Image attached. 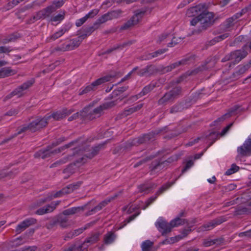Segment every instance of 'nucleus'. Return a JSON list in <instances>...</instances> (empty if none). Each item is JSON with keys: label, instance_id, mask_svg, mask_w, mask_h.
<instances>
[{"label": "nucleus", "instance_id": "1", "mask_svg": "<svg viewBox=\"0 0 251 251\" xmlns=\"http://www.w3.org/2000/svg\"><path fill=\"white\" fill-rule=\"evenodd\" d=\"M94 102L90 103L85 107L81 111V113L85 118L89 120H93L100 117L103 113V111L110 107V103H103L99 106L93 109Z\"/></svg>", "mask_w": 251, "mask_h": 251}, {"label": "nucleus", "instance_id": "2", "mask_svg": "<svg viewBox=\"0 0 251 251\" xmlns=\"http://www.w3.org/2000/svg\"><path fill=\"white\" fill-rule=\"evenodd\" d=\"M48 124V118L46 117L38 118L33 121L28 125H25L21 127L16 135L20 134L24 132L29 130L32 132H36L45 127Z\"/></svg>", "mask_w": 251, "mask_h": 251}, {"label": "nucleus", "instance_id": "3", "mask_svg": "<svg viewBox=\"0 0 251 251\" xmlns=\"http://www.w3.org/2000/svg\"><path fill=\"white\" fill-rule=\"evenodd\" d=\"M182 88L180 86H176L172 88L164 95L157 101L159 105H166L170 102H173L181 95Z\"/></svg>", "mask_w": 251, "mask_h": 251}, {"label": "nucleus", "instance_id": "4", "mask_svg": "<svg viewBox=\"0 0 251 251\" xmlns=\"http://www.w3.org/2000/svg\"><path fill=\"white\" fill-rule=\"evenodd\" d=\"M104 145V144H100L94 147L87 146L83 148V149L79 150L77 153L82 154L83 156L77 161V163H84L85 162L84 160H85V157L89 159L92 158L98 154L101 149H103Z\"/></svg>", "mask_w": 251, "mask_h": 251}, {"label": "nucleus", "instance_id": "5", "mask_svg": "<svg viewBox=\"0 0 251 251\" xmlns=\"http://www.w3.org/2000/svg\"><path fill=\"white\" fill-rule=\"evenodd\" d=\"M248 54L247 45L244 46L241 50H236L226 55L222 60V62L232 60L234 64L239 63L245 58Z\"/></svg>", "mask_w": 251, "mask_h": 251}, {"label": "nucleus", "instance_id": "6", "mask_svg": "<svg viewBox=\"0 0 251 251\" xmlns=\"http://www.w3.org/2000/svg\"><path fill=\"white\" fill-rule=\"evenodd\" d=\"M73 144V142H71L63 147L59 148L54 150H51L53 147L57 145V144L53 143L51 146H49L47 147L45 149H41L35 152L34 156L35 158H41L42 159H44L50 157L52 154H54L60 152L64 149V148H68L71 147V145Z\"/></svg>", "mask_w": 251, "mask_h": 251}, {"label": "nucleus", "instance_id": "7", "mask_svg": "<svg viewBox=\"0 0 251 251\" xmlns=\"http://www.w3.org/2000/svg\"><path fill=\"white\" fill-rule=\"evenodd\" d=\"M200 25L199 31H202L211 26L214 23V14L212 12H203L199 15Z\"/></svg>", "mask_w": 251, "mask_h": 251}, {"label": "nucleus", "instance_id": "8", "mask_svg": "<svg viewBox=\"0 0 251 251\" xmlns=\"http://www.w3.org/2000/svg\"><path fill=\"white\" fill-rule=\"evenodd\" d=\"M34 82L35 81L34 79H31L25 82L22 85L17 87L10 94L5 96L3 99V101H5L15 96H18L19 98L22 97L23 95V91L31 87Z\"/></svg>", "mask_w": 251, "mask_h": 251}, {"label": "nucleus", "instance_id": "9", "mask_svg": "<svg viewBox=\"0 0 251 251\" xmlns=\"http://www.w3.org/2000/svg\"><path fill=\"white\" fill-rule=\"evenodd\" d=\"M158 132L152 131L148 134L143 135L138 138L129 140L127 142V145L130 146H138L143 144H146L154 140L155 135L157 134Z\"/></svg>", "mask_w": 251, "mask_h": 251}, {"label": "nucleus", "instance_id": "10", "mask_svg": "<svg viewBox=\"0 0 251 251\" xmlns=\"http://www.w3.org/2000/svg\"><path fill=\"white\" fill-rule=\"evenodd\" d=\"M243 15L242 12H238L233 15L232 17L227 19L220 26V32H226L230 31L237 21V19Z\"/></svg>", "mask_w": 251, "mask_h": 251}, {"label": "nucleus", "instance_id": "11", "mask_svg": "<svg viewBox=\"0 0 251 251\" xmlns=\"http://www.w3.org/2000/svg\"><path fill=\"white\" fill-rule=\"evenodd\" d=\"M146 12V9L137 11L129 20L121 26L120 30L127 29L132 26L137 24Z\"/></svg>", "mask_w": 251, "mask_h": 251}, {"label": "nucleus", "instance_id": "12", "mask_svg": "<svg viewBox=\"0 0 251 251\" xmlns=\"http://www.w3.org/2000/svg\"><path fill=\"white\" fill-rule=\"evenodd\" d=\"M226 221V218L224 216H221L204 224L198 228L199 231H204L210 230L216 226L219 225Z\"/></svg>", "mask_w": 251, "mask_h": 251}, {"label": "nucleus", "instance_id": "13", "mask_svg": "<svg viewBox=\"0 0 251 251\" xmlns=\"http://www.w3.org/2000/svg\"><path fill=\"white\" fill-rule=\"evenodd\" d=\"M155 226L162 235H166L170 232L173 228V226L171 224V222L167 223L166 221L162 219L157 221L155 223Z\"/></svg>", "mask_w": 251, "mask_h": 251}, {"label": "nucleus", "instance_id": "14", "mask_svg": "<svg viewBox=\"0 0 251 251\" xmlns=\"http://www.w3.org/2000/svg\"><path fill=\"white\" fill-rule=\"evenodd\" d=\"M174 182L169 183L166 184H164L162 186H161L159 190L156 192L155 194V196L151 197L149 198L147 201L146 202V205L143 207V209H145L147 207H148L151 203H152L157 198V197L163 193L165 191L169 188Z\"/></svg>", "mask_w": 251, "mask_h": 251}, {"label": "nucleus", "instance_id": "15", "mask_svg": "<svg viewBox=\"0 0 251 251\" xmlns=\"http://www.w3.org/2000/svg\"><path fill=\"white\" fill-rule=\"evenodd\" d=\"M98 24L95 23L92 26L83 27L79 31V38L84 39L87 36H90L95 30L98 29Z\"/></svg>", "mask_w": 251, "mask_h": 251}, {"label": "nucleus", "instance_id": "16", "mask_svg": "<svg viewBox=\"0 0 251 251\" xmlns=\"http://www.w3.org/2000/svg\"><path fill=\"white\" fill-rule=\"evenodd\" d=\"M237 151L242 156L251 154V139L246 140L242 146L238 148Z\"/></svg>", "mask_w": 251, "mask_h": 251}, {"label": "nucleus", "instance_id": "17", "mask_svg": "<svg viewBox=\"0 0 251 251\" xmlns=\"http://www.w3.org/2000/svg\"><path fill=\"white\" fill-rule=\"evenodd\" d=\"M165 162L161 160H155L151 162L150 166V172L151 175L158 172L164 168Z\"/></svg>", "mask_w": 251, "mask_h": 251}, {"label": "nucleus", "instance_id": "18", "mask_svg": "<svg viewBox=\"0 0 251 251\" xmlns=\"http://www.w3.org/2000/svg\"><path fill=\"white\" fill-rule=\"evenodd\" d=\"M118 74L116 72H113L105 76L101 77L95 81L93 82V85L95 86L97 89L98 86L107 82L110 81L113 78L117 75Z\"/></svg>", "mask_w": 251, "mask_h": 251}, {"label": "nucleus", "instance_id": "19", "mask_svg": "<svg viewBox=\"0 0 251 251\" xmlns=\"http://www.w3.org/2000/svg\"><path fill=\"white\" fill-rule=\"evenodd\" d=\"M155 72V67L152 65H149L146 67L139 70L137 74L140 76H151Z\"/></svg>", "mask_w": 251, "mask_h": 251}, {"label": "nucleus", "instance_id": "20", "mask_svg": "<svg viewBox=\"0 0 251 251\" xmlns=\"http://www.w3.org/2000/svg\"><path fill=\"white\" fill-rule=\"evenodd\" d=\"M156 184L154 183L146 182L139 185L138 189L140 192H144L145 194H148L151 190L156 188Z\"/></svg>", "mask_w": 251, "mask_h": 251}, {"label": "nucleus", "instance_id": "21", "mask_svg": "<svg viewBox=\"0 0 251 251\" xmlns=\"http://www.w3.org/2000/svg\"><path fill=\"white\" fill-rule=\"evenodd\" d=\"M73 111L71 110H69L67 111L66 109L64 110L63 113L60 112H56L55 113H53L52 114L49 116H46L44 117H46L48 118V121L51 118H53L56 120H59L65 117L66 115L70 114Z\"/></svg>", "mask_w": 251, "mask_h": 251}, {"label": "nucleus", "instance_id": "22", "mask_svg": "<svg viewBox=\"0 0 251 251\" xmlns=\"http://www.w3.org/2000/svg\"><path fill=\"white\" fill-rule=\"evenodd\" d=\"M17 74V71L10 67H4L0 69V78L7 77Z\"/></svg>", "mask_w": 251, "mask_h": 251}, {"label": "nucleus", "instance_id": "23", "mask_svg": "<svg viewBox=\"0 0 251 251\" xmlns=\"http://www.w3.org/2000/svg\"><path fill=\"white\" fill-rule=\"evenodd\" d=\"M134 43L133 41H128L126 42H124L122 44L117 45L114 46L113 48L109 49L106 50L103 54H108L110 53L114 50H123L124 48H126L127 46H129L132 45Z\"/></svg>", "mask_w": 251, "mask_h": 251}, {"label": "nucleus", "instance_id": "24", "mask_svg": "<svg viewBox=\"0 0 251 251\" xmlns=\"http://www.w3.org/2000/svg\"><path fill=\"white\" fill-rule=\"evenodd\" d=\"M195 56L194 55H190L188 57H186L184 59H182V60L176 62L175 63H174L170 65L171 67L172 68V70L178 67V66L180 65H183L185 64H187L189 63L190 62H192V60L194 59Z\"/></svg>", "mask_w": 251, "mask_h": 251}, {"label": "nucleus", "instance_id": "25", "mask_svg": "<svg viewBox=\"0 0 251 251\" xmlns=\"http://www.w3.org/2000/svg\"><path fill=\"white\" fill-rule=\"evenodd\" d=\"M56 220L57 224L63 228H67L71 226V223L68 219L62 215L58 216L56 218Z\"/></svg>", "mask_w": 251, "mask_h": 251}, {"label": "nucleus", "instance_id": "26", "mask_svg": "<svg viewBox=\"0 0 251 251\" xmlns=\"http://www.w3.org/2000/svg\"><path fill=\"white\" fill-rule=\"evenodd\" d=\"M156 86L155 84L151 83L150 84L145 86L142 91L139 93L138 95L134 96L136 99L141 98V97L145 96L152 91Z\"/></svg>", "mask_w": 251, "mask_h": 251}, {"label": "nucleus", "instance_id": "27", "mask_svg": "<svg viewBox=\"0 0 251 251\" xmlns=\"http://www.w3.org/2000/svg\"><path fill=\"white\" fill-rule=\"evenodd\" d=\"M87 228V226L85 227L84 228H80L73 231H71L66 234L65 236L64 239L65 240H68L69 239H72L75 237L79 235L82 233L84 230Z\"/></svg>", "mask_w": 251, "mask_h": 251}, {"label": "nucleus", "instance_id": "28", "mask_svg": "<svg viewBox=\"0 0 251 251\" xmlns=\"http://www.w3.org/2000/svg\"><path fill=\"white\" fill-rule=\"evenodd\" d=\"M241 203H247V205L251 206V190L247 191L242 194Z\"/></svg>", "mask_w": 251, "mask_h": 251}, {"label": "nucleus", "instance_id": "29", "mask_svg": "<svg viewBox=\"0 0 251 251\" xmlns=\"http://www.w3.org/2000/svg\"><path fill=\"white\" fill-rule=\"evenodd\" d=\"M219 133L215 131L211 132L208 135L205 136L207 142H209L208 147L211 146L219 138Z\"/></svg>", "mask_w": 251, "mask_h": 251}, {"label": "nucleus", "instance_id": "30", "mask_svg": "<svg viewBox=\"0 0 251 251\" xmlns=\"http://www.w3.org/2000/svg\"><path fill=\"white\" fill-rule=\"evenodd\" d=\"M21 37V35L18 32H14L2 40L3 44H7L9 42H14Z\"/></svg>", "mask_w": 251, "mask_h": 251}, {"label": "nucleus", "instance_id": "31", "mask_svg": "<svg viewBox=\"0 0 251 251\" xmlns=\"http://www.w3.org/2000/svg\"><path fill=\"white\" fill-rule=\"evenodd\" d=\"M81 209H83V207H74L70 208L64 210L62 213V215H63L64 216L73 215L79 211Z\"/></svg>", "mask_w": 251, "mask_h": 251}, {"label": "nucleus", "instance_id": "32", "mask_svg": "<svg viewBox=\"0 0 251 251\" xmlns=\"http://www.w3.org/2000/svg\"><path fill=\"white\" fill-rule=\"evenodd\" d=\"M100 235V234L98 232L92 233L90 236L85 239L86 242H88L89 245L95 244L99 241Z\"/></svg>", "mask_w": 251, "mask_h": 251}, {"label": "nucleus", "instance_id": "33", "mask_svg": "<svg viewBox=\"0 0 251 251\" xmlns=\"http://www.w3.org/2000/svg\"><path fill=\"white\" fill-rule=\"evenodd\" d=\"M238 207L236 208L235 213L236 215L248 214H251V206Z\"/></svg>", "mask_w": 251, "mask_h": 251}, {"label": "nucleus", "instance_id": "34", "mask_svg": "<svg viewBox=\"0 0 251 251\" xmlns=\"http://www.w3.org/2000/svg\"><path fill=\"white\" fill-rule=\"evenodd\" d=\"M50 208L51 207L50 206L49 204H48L37 209L35 212V214L39 215H42L51 212L52 211Z\"/></svg>", "mask_w": 251, "mask_h": 251}, {"label": "nucleus", "instance_id": "35", "mask_svg": "<svg viewBox=\"0 0 251 251\" xmlns=\"http://www.w3.org/2000/svg\"><path fill=\"white\" fill-rule=\"evenodd\" d=\"M229 34L228 33H225L221 35L218 36L214 38L210 41V45H214L215 43L220 42L229 36Z\"/></svg>", "mask_w": 251, "mask_h": 251}, {"label": "nucleus", "instance_id": "36", "mask_svg": "<svg viewBox=\"0 0 251 251\" xmlns=\"http://www.w3.org/2000/svg\"><path fill=\"white\" fill-rule=\"evenodd\" d=\"M116 237L115 235L112 232H108L104 235V242L106 244H109L112 243L115 240Z\"/></svg>", "mask_w": 251, "mask_h": 251}, {"label": "nucleus", "instance_id": "37", "mask_svg": "<svg viewBox=\"0 0 251 251\" xmlns=\"http://www.w3.org/2000/svg\"><path fill=\"white\" fill-rule=\"evenodd\" d=\"M186 223H187L186 220L181 219L179 217H176L171 221V224L172 225L173 227L184 225Z\"/></svg>", "mask_w": 251, "mask_h": 251}, {"label": "nucleus", "instance_id": "38", "mask_svg": "<svg viewBox=\"0 0 251 251\" xmlns=\"http://www.w3.org/2000/svg\"><path fill=\"white\" fill-rule=\"evenodd\" d=\"M198 11H200L199 5L191 7L187 10L186 15L189 17L195 16L198 14Z\"/></svg>", "mask_w": 251, "mask_h": 251}, {"label": "nucleus", "instance_id": "39", "mask_svg": "<svg viewBox=\"0 0 251 251\" xmlns=\"http://www.w3.org/2000/svg\"><path fill=\"white\" fill-rule=\"evenodd\" d=\"M183 109V105L180 103H176L172 106L170 109V113L175 114L179 112H181Z\"/></svg>", "mask_w": 251, "mask_h": 251}, {"label": "nucleus", "instance_id": "40", "mask_svg": "<svg viewBox=\"0 0 251 251\" xmlns=\"http://www.w3.org/2000/svg\"><path fill=\"white\" fill-rule=\"evenodd\" d=\"M69 29L67 27H64L52 35L50 38L52 40H55L63 35Z\"/></svg>", "mask_w": 251, "mask_h": 251}, {"label": "nucleus", "instance_id": "41", "mask_svg": "<svg viewBox=\"0 0 251 251\" xmlns=\"http://www.w3.org/2000/svg\"><path fill=\"white\" fill-rule=\"evenodd\" d=\"M111 20L109 13H106L101 16L96 22L98 24V26L100 27V25L106 22L107 21Z\"/></svg>", "mask_w": 251, "mask_h": 251}, {"label": "nucleus", "instance_id": "42", "mask_svg": "<svg viewBox=\"0 0 251 251\" xmlns=\"http://www.w3.org/2000/svg\"><path fill=\"white\" fill-rule=\"evenodd\" d=\"M105 206L101 202H100L98 205L96 206L95 207L92 208L91 210H89L86 213L87 216H90L91 215L97 212L100 210L102 209L103 207Z\"/></svg>", "mask_w": 251, "mask_h": 251}, {"label": "nucleus", "instance_id": "43", "mask_svg": "<svg viewBox=\"0 0 251 251\" xmlns=\"http://www.w3.org/2000/svg\"><path fill=\"white\" fill-rule=\"evenodd\" d=\"M74 50L73 47H72L70 41H69L67 44H64L62 45L61 47H58L56 49L57 50L62 51L71 50Z\"/></svg>", "mask_w": 251, "mask_h": 251}, {"label": "nucleus", "instance_id": "44", "mask_svg": "<svg viewBox=\"0 0 251 251\" xmlns=\"http://www.w3.org/2000/svg\"><path fill=\"white\" fill-rule=\"evenodd\" d=\"M96 89L95 86L93 85V82H92L91 84L87 86L84 88L81 89L79 93V95H82L83 94L88 93V92H89L91 91L95 90Z\"/></svg>", "mask_w": 251, "mask_h": 251}, {"label": "nucleus", "instance_id": "45", "mask_svg": "<svg viewBox=\"0 0 251 251\" xmlns=\"http://www.w3.org/2000/svg\"><path fill=\"white\" fill-rule=\"evenodd\" d=\"M65 12L64 11H61L57 15L52 17L51 21L52 22H58L59 23L65 18Z\"/></svg>", "mask_w": 251, "mask_h": 251}, {"label": "nucleus", "instance_id": "46", "mask_svg": "<svg viewBox=\"0 0 251 251\" xmlns=\"http://www.w3.org/2000/svg\"><path fill=\"white\" fill-rule=\"evenodd\" d=\"M236 109L231 110L229 112L226 113L223 115L221 117L218 118L216 120L214 121L215 125L217 124L218 122H222L224 121L226 119L229 118L231 116V114L233 112L235 111Z\"/></svg>", "mask_w": 251, "mask_h": 251}, {"label": "nucleus", "instance_id": "47", "mask_svg": "<svg viewBox=\"0 0 251 251\" xmlns=\"http://www.w3.org/2000/svg\"><path fill=\"white\" fill-rule=\"evenodd\" d=\"M153 245V242L150 240H146L142 244V249L143 251H149Z\"/></svg>", "mask_w": 251, "mask_h": 251}, {"label": "nucleus", "instance_id": "48", "mask_svg": "<svg viewBox=\"0 0 251 251\" xmlns=\"http://www.w3.org/2000/svg\"><path fill=\"white\" fill-rule=\"evenodd\" d=\"M82 39L79 38V36L77 38L73 39L70 41L74 50L79 47L82 42Z\"/></svg>", "mask_w": 251, "mask_h": 251}, {"label": "nucleus", "instance_id": "49", "mask_svg": "<svg viewBox=\"0 0 251 251\" xmlns=\"http://www.w3.org/2000/svg\"><path fill=\"white\" fill-rule=\"evenodd\" d=\"M108 13L109 14L110 19L112 20L119 18L121 16L123 12L121 10H114Z\"/></svg>", "mask_w": 251, "mask_h": 251}, {"label": "nucleus", "instance_id": "50", "mask_svg": "<svg viewBox=\"0 0 251 251\" xmlns=\"http://www.w3.org/2000/svg\"><path fill=\"white\" fill-rule=\"evenodd\" d=\"M46 17H49L51 13L56 10L53 5H50L45 8L43 9Z\"/></svg>", "mask_w": 251, "mask_h": 251}, {"label": "nucleus", "instance_id": "51", "mask_svg": "<svg viewBox=\"0 0 251 251\" xmlns=\"http://www.w3.org/2000/svg\"><path fill=\"white\" fill-rule=\"evenodd\" d=\"M220 240L219 239H210L205 240L203 242V244L205 247H209L215 244H219Z\"/></svg>", "mask_w": 251, "mask_h": 251}, {"label": "nucleus", "instance_id": "52", "mask_svg": "<svg viewBox=\"0 0 251 251\" xmlns=\"http://www.w3.org/2000/svg\"><path fill=\"white\" fill-rule=\"evenodd\" d=\"M239 169V167L236 165L235 164H233L231 165V167L230 169H228L225 173V175L227 176H229L232 175L236 172H237Z\"/></svg>", "mask_w": 251, "mask_h": 251}, {"label": "nucleus", "instance_id": "53", "mask_svg": "<svg viewBox=\"0 0 251 251\" xmlns=\"http://www.w3.org/2000/svg\"><path fill=\"white\" fill-rule=\"evenodd\" d=\"M128 87L127 86L118 87L117 89L114 90V91L113 92V96H116L120 95L124 92L126 91L128 89Z\"/></svg>", "mask_w": 251, "mask_h": 251}, {"label": "nucleus", "instance_id": "54", "mask_svg": "<svg viewBox=\"0 0 251 251\" xmlns=\"http://www.w3.org/2000/svg\"><path fill=\"white\" fill-rule=\"evenodd\" d=\"M27 228V226L25 225L24 221H23L17 225L15 231L17 233H20Z\"/></svg>", "mask_w": 251, "mask_h": 251}, {"label": "nucleus", "instance_id": "55", "mask_svg": "<svg viewBox=\"0 0 251 251\" xmlns=\"http://www.w3.org/2000/svg\"><path fill=\"white\" fill-rule=\"evenodd\" d=\"M88 242H86V240L83 242L82 244L78 246L77 247H75V250L80 251H87V249L89 246Z\"/></svg>", "mask_w": 251, "mask_h": 251}, {"label": "nucleus", "instance_id": "56", "mask_svg": "<svg viewBox=\"0 0 251 251\" xmlns=\"http://www.w3.org/2000/svg\"><path fill=\"white\" fill-rule=\"evenodd\" d=\"M25 225L28 227L29 226L36 224L37 222V220L33 218H29L25 219L23 221Z\"/></svg>", "mask_w": 251, "mask_h": 251}, {"label": "nucleus", "instance_id": "57", "mask_svg": "<svg viewBox=\"0 0 251 251\" xmlns=\"http://www.w3.org/2000/svg\"><path fill=\"white\" fill-rule=\"evenodd\" d=\"M171 36L170 33H163L159 36L158 39L157 41V43L160 44L161 43H162L164 41H165L167 38L171 37Z\"/></svg>", "mask_w": 251, "mask_h": 251}, {"label": "nucleus", "instance_id": "58", "mask_svg": "<svg viewBox=\"0 0 251 251\" xmlns=\"http://www.w3.org/2000/svg\"><path fill=\"white\" fill-rule=\"evenodd\" d=\"M19 112V108H12L8 110L7 112H6L3 116H15Z\"/></svg>", "mask_w": 251, "mask_h": 251}, {"label": "nucleus", "instance_id": "59", "mask_svg": "<svg viewBox=\"0 0 251 251\" xmlns=\"http://www.w3.org/2000/svg\"><path fill=\"white\" fill-rule=\"evenodd\" d=\"M251 67V65L249 64H247L244 66H240L238 71L236 72V73L238 75H241L244 74Z\"/></svg>", "mask_w": 251, "mask_h": 251}, {"label": "nucleus", "instance_id": "60", "mask_svg": "<svg viewBox=\"0 0 251 251\" xmlns=\"http://www.w3.org/2000/svg\"><path fill=\"white\" fill-rule=\"evenodd\" d=\"M19 3L18 0H12L9 1L6 5V8L7 10H10L13 8L14 7L16 6Z\"/></svg>", "mask_w": 251, "mask_h": 251}, {"label": "nucleus", "instance_id": "61", "mask_svg": "<svg viewBox=\"0 0 251 251\" xmlns=\"http://www.w3.org/2000/svg\"><path fill=\"white\" fill-rule=\"evenodd\" d=\"M64 2L65 0H55L53 1L52 4L51 5H53L56 10L57 9L61 7Z\"/></svg>", "mask_w": 251, "mask_h": 251}, {"label": "nucleus", "instance_id": "62", "mask_svg": "<svg viewBox=\"0 0 251 251\" xmlns=\"http://www.w3.org/2000/svg\"><path fill=\"white\" fill-rule=\"evenodd\" d=\"M62 189L65 195L70 194L74 191V186L71 184L68 185V186L63 188Z\"/></svg>", "mask_w": 251, "mask_h": 251}, {"label": "nucleus", "instance_id": "63", "mask_svg": "<svg viewBox=\"0 0 251 251\" xmlns=\"http://www.w3.org/2000/svg\"><path fill=\"white\" fill-rule=\"evenodd\" d=\"M62 189L65 195L70 194L74 191V186L71 184L68 185V186L63 188Z\"/></svg>", "mask_w": 251, "mask_h": 251}, {"label": "nucleus", "instance_id": "64", "mask_svg": "<svg viewBox=\"0 0 251 251\" xmlns=\"http://www.w3.org/2000/svg\"><path fill=\"white\" fill-rule=\"evenodd\" d=\"M99 12V10L98 9H93L90 11L85 16L87 19L91 18L97 15Z\"/></svg>", "mask_w": 251, "mask_h": 251}]
</instances>
